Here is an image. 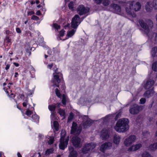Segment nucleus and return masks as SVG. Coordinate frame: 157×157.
Listing matches in <instances>:
<instances>
[{"instance_id": "1", "label": "nucleus", "mask_w": 157, "mask_h": 157, "mask_svg": "<svg viewBox=\"0 0 157 157\" xmlns=\"http://www.w3.org/2000/svg\"><path fill=\"white\" fill-rule=\"evenodd\" d=\"M141 6L140 3L139 2H137L133 5V2H130L129 3V5L125 7V11L129 15H131L133 17H136V14L134 12L140 10Z\"/></svg>"}, {"instance_id": "2", "label": "nucleus", "mask_w": 157, "mask_h": 157, "mask_svg": "<svg viewBox=\"0 0 157 157\" xmlns=\"http://www.w3.org/2000/svg\"><path fill=\"white\" fill-rule=\"evenodd\" d=\"M128 119L123 118L119 120L114 127V129L118 132H124L129 128Z\"/></svg>"}, {"instance_id": "3", "label": "nucleus", "mask_w": 157, "mask_h": 157, "mask_svg": "<svg viewBox=\"0 0 157 157\" xmlns=\"http://www.w3.org/2000/svg\"><path fill=\"white\" fill-rule=\"evenodd\" d=\"M88 118V116L86 115H84L82 117L83 120L82 126L85 128L90 126L94 123V121L92 120H86L84 121L86 119H87Z\"/></svg>"}, {"instance_id": "4", "label": "nucleus", "mask_w": 157, "mask_h": 157, "mask_svg": "<svg viewBox=\"0 0 157 157\" xmlns=\"http://www.w3.org/2000/svg\"><path fill=\"white\" fill-rule=\"evenodd\" d=\"M136 137L134 135H131L126 138L124 142V145L126 147L131 145L136 140Z\"/></svg>"}, {"instance_id": "5", "label": "nucleus", "mask_w": 157, "mask_h": 157, "mask_svg": "<svg viewBox=\"0 0 157 157\" xmlns=\"http://www.w3.org/2000/svg\"><path fill=\"white\" fill-rule=\"evenodd\" d=\"M90 9L88 7H85L83 5L78 6L77 8V12L80 16L85 14L89 12Z\"/></svg>"}, {"instance_id": "6", "label": "nucleus", "mask_w": 157, "mask_h": 157, "mask_svg": "<svg viewBox=\"0 0 157 157\" xmlns=\"http://www.w3.org/2000/svg\"><path fill=\"white\" fill-rule=\"evenodd\" d=\"M96 146L94 144L92 145L90 143L85 144L82 149V152L83 154H86L90 150L93 149Z\"/></svg>"}, {"instance_id": "7", "label": "nucleus", "mask_w": 157, "mask_h": 157, "mask_svg": "<svg viewBox=\"0 0 157 157\" xmlns=\"http://www.w3.org/2000/svg\"><path fill=\"white\" fill-rule=\"evenodd\" d=\"M138 22L141 28L145 30V33L148 35L150 31L149 25L142 19H139Z\"/></svg>"}, {"instance_id": "8", "label": "nucleus", "mask_w": 157, "mask_h": 157, "mask_svg": "<svg viewBox=\"0 0 157 157\" xmlns=\"http://www.w3.org/2000/svg\"><path fill=\"white\" fill-rule=\"evenodd\" d=\"M53 77L51 81L52 83H53L52 86L54 87L56 86L59 88V83L61 81L60 79L59 78V76L58 75H55V73H53Z\"/></svg>"}, {"instance_id": "9", "label": "nucleus", "mask_w": 157, "mask_h": 157, "mask_svg": "<svg viewBox=\"0 0 157 157\" xmlns=\"http://www.w3.org/2000/svg\"><path fill=\"white\" fill-rule=\"evenodd\" d=\"M110 7L113 9L114 13L118 14L121 13V7L119 5L117 4L112 3L110 5Z\"/></svg>"}, {"instance_id": "10", "label": "nucleus", "mask_w": 157, "mask_h": 157, "mask_svg": "<svg viewBox=\"0 0 157 157\" xmlns=\"http://www.w3.org/2000/svg\"><path fill=\"white\" fill-rule=\"evenodd\" d=\"M140 109V106L136 104H134L130 107L129 109V112L130 113L132 114H136L139 113Z\"/></svg>"}, {"instance_id": "11", "label": "nucleus", "mask_w": 157, "mask_h": 157, "mask_svg": "<svg viewBox=\"0 0 157 157\" xmlns=\"http://www.w3.org/2000/svg\"><path fill=\"white\" fill-rule=\"evenodd\" d=\"M71 141L73 145L75 147L78 148L80 147L81 139L78 136H73L72 138Z\"/></svg>"}, {"instance_id": "12", "label": "nucleus", "mask_w": 157, "mask_h": 157, "mask_svg": "<svg viewBox=\"0 0 157 157\" xmlns=\"http://www.w3.org/2000/svg\"><path fill=\"white\" fill-rule=\"evenodd\" d=\"M111 146L112 144L110 142H105L101 145L100 150L102 152H104L106 149H109Z\"/></svg>"}, {"instance_id": "13", "label": "nucleus", "mask_w": 157, "mask_h": 157, "mask_svg": "<svg viewBox=\"0 0 157 157\" xmlns=\"http://www.w3.org/2000/svg\"><path fill=\"white\" fill-rule=\"evenodd\" d=\"M109 131L106 129L103 128L101 132V137L103 140L108 139L109 136Z\"/></svg>"}, {"instance_id": "14", "label": "nucleus", "mask_w": 157, "mask_h": 157, "mask_svg": "<svg viewBox=\"0 0 157 157\" xmlns=\"http://www.w3.org/2000/svg\"><path fill=\"white\" fill-rule=\"evenodd\" d=\"M68 139H66L65 141L60 140V143L59 144V148L61 150H64L66 148L68 144Z\"/></svg>"}, {"instance_id": "15", "label": "nucleus", "mask_w": 157, "mask_h": 157, "mask_svg": "<svg viewBox=\"0 0 157 157\" xmlns=\"http://www.w3.org/2000/svg\"><path fill=\"white\" fill-rule=\"evenodd\" d=\"M142 146V145L141 144H137L130 147L128 148V151H136L141 148Z\"/></svg>"}, {"instance_id": "16", "label": "nucleus", "mask_w": 157, "mask_h": 157, "mask_svg": "<svg viewBox=\"0 0 157 157\" xmlns=\"http://www.w3.org/2000/svg\"><path fill=\"white\" fill-rule=\"evenodd\" d=\"M154 93V87H153L151 89L145 91L144 96V97L148 98L152 96Z\"/></svg>"}, {"instance_id": "17", "label": "nucleus", "mask_w": 157, "mask_h": 157, "mask_svg": "<svg viewBox=\"0 0 157 157\" xmlns=\"http://www.w3.org/2000/svg\"><path fill=\"white\" fill-rule=\"evenodd\" d=\"M155 83V81L151 79L147 80L146 83L144 85V88L145 89H148L153 86Z\"/></svg>"}, {"instance_id": "18", "label": "nucleus", "mask_w": 157, "mask_h": 157, "mask_svg": "<svg viewBox=\"0 0 157 157\" xmlns=\"http://www.w3.org/2000/svg\"><path fill=\"white\" fill-rule=\"evenodd\" d=\"M69 150L71 151L70 152L68 157H77L78 155L77 152L74 150L73 147H71V148H69Z\"/></svg>"}, {"instance_id": "19", "label": "nucleus", "mask_w": 157, "mask_h": 157, "mask_svg": "<svg viewBox=\"0 0 157 157\" xmlns=\"http://www.w3.org/2000/svg\"><path fill=\"white\" fill-rule=\"evenodd\" d=\"M77 128L78 125L76 123L73 122L71 128V134H73L76 132Z\"/></svg>"}, {"instance_id": "20", "label": "nucleus", "mask_w": 157, "mask_h": 157, "mask_svg": "<svg viewBox=\"0 0 157 157\" xmlns=\"http://www.w3.org/2000/svg\"><path fill=\"white\" fill-rule=\"evenodd\" d=\"M56 107V105L53 104L49 105L48 106L49 110L51 112L52 114L53 115H54L56 113L55 110Z\"/></svg>"}, {"instance_id": "21", "label": "nucleus", "mask_w": 157, "mask_h": 157, "mask_svg": "<svg viewBox=\"0 0 157 157\" xmlns=\"http://www.w3.org/2000/svg\"><path fill=\"white\" fill-rule=\"evenodd\" d=\"M121 137L119 136H117L116 134L114 135L113 136V143L116 144H119Z\"/></svg>"}, {"instance_id": "22", "label": "nucleus", "mask_w": 157, "mask_h": 157, "mask_svg": "<svg viewBox=\"0 0 157 157\" xmlns=\"http://www.w3.org/2000/svg\"><path fill=\"white\" fill-rule=\"evenodd\" d=\"M145 9L148 12H150L152 10L153 8L151 6V2H147L145 6Z\"/></svg>"}, {"instance_id": "23", "label": "nucleus", "mask_w": 157, "mask_h": 157, "mask_svg": "<svg viewBox=\"0 0 157 157\" xmlns=\"http://www.w3.org/2000/svg\"><path fill=\"white\" fill-rule=\"evenodd\" d=\"M58 113L61 117H65V109H62L59 108L58 109Z\"/></svg>"}, {"instance_id": "24", "label": "nucleus", "mask_w": 157, "mask_h": 157, "mask_svg": "<svg viewBox=\"0 0 157 157\" xmlns=\"http://www.w3.org/2000/svg\"><path fill=\"white\" fill-rule=\"evenodd\" d=\"M151 53L152 57H157V47H155L152 48Z\"/></svg>"}, {"instance_id": "25", "label": "nucleus", "mask_w": 157, "mask_h": 157, "mask_svg": "<svg viewBox=\"0 0 157 157\" xmlns=\"http://www.w3.org/2000/svg\"><path fill=\"white\" fill-rule=\"evenodd\" d=\"M66 136V132L65 131L62 130L60 133V140H65V138Z\"/></svg>"}, {"instance_id": "26", "label": "nucleus", "mask_w": 157, "mask_h": 157, "mask_svg": "<svg viewBox=\"0 0 157 157\" xmlns=\"http://www.w3.org/2000/svg\"><path fill=\"white\" fill-rule=\"evenodd\" d=\"M78 22L74 21H72L71 23V27L73 28L76 29L78 25Z\"/></svg>"}, {"instance_id": "27", "label": "nucleus", "mask_w": 157, "mask_h": 157, "mask_svg": "<svg viewBox=\"0 0 157 157\" xmlns=\"http://www.w3.org/2000/svg\"><path fill=\"white\" fill-rule=\"evenodd\" d=\"M54 150L53 148L47 149L45 151V155L47 156L49 155L50 154L53 153Z\"/></svg>"}, {"instance_id": "28", "label": "nucleus", "mask_w": 157, "mask_h": 157, "mask_svg": "<svg viewBox=\"0 0 157 157\" xmlns=\"http://www.w3.org/2000/svg\"><path fill=\"white\" fill-rule=\"evenodd\" d=\"M59 124L58 122L56 121H54L53 122V126L55 130L56 131L59 130Z\"/></svg>"}, {"instance_id": "29", "label": "nucleus", "mask_w": 157, "mask_h": 157, "mask_svg": "<svg viewBox=\"0 0 157 157\" xmlns=\"http://www.w3.org/2000/svg\"><path fill=\"white\" fill-rule=\"evenodd\" d=\"M32 118L33 121H36L39 119V117L36 114L35 112V114L32 116Z\"/></svg>"}, {"instance_id": "30", "label": "nucleus", "mask_w": 157, "mask_h": 157, "mask_svg": "<svg viewBox=\"0 0 157 157\" xmlns=\"http://www.w3.org/2000/svg\"><path fill=\"white\" fill-rule=\"evenodd\" d=\"M74 117V113L72 112H71L68 118V122H71L72 121Z\"/></svg>"}, {"instance_id": "31", "label": "nucleus", "mask_w": 157, "mask_h": 157, "mask_svg": "<svg viewBox=\"0 0 157 157\" xmlns=\"http://www.w3.org/2000/svg\"><path fill=\"white\" fill-rule=\"evenodd\" d=\"M75 31L74 29H72L70 31L67 32V36L69 37H71L75 33Z\"/></svg>"}, {"instance_id": "32", "label": "nucleus", "mask_w": 157, "mask_h": 157, "mask_svg": "<svg viewBox=\"0 0 157 157\" xmlns=\"http://www.w3.org/2000/svg\"><path fill=\"white\" fill-rule=\"evenodd\" d=\"M152 68L154 71H157V61H155L152 64Z\"/></svg>"}, {"instance_id": "33", "label": "nucleus", "mask_w": 157, "mask_h": 157, "mask_svg": "<svg viewBox=\"0 0 157 157\" xmlns=\"http://www.w3.org/2000/svg\"><path fill=\"white\" fill-rule=\"evenodd\" d=\"M80 19L79 16L78 15L76 14L72 18V21H74L78 22V21H79Z\"/></svg>"}, {"instance_id": "34", "label": "nucleus", "mask_w": 157, "mask_h": 157, "mask_svg": "<svg viewBox=\"0 0 157 157\" xmlns=\"http://www.w3.org/2000/svg\"><path fill=\"white\" fill-rule=\"evenodd\" d=\"M55 92L56 96L59 98H61V94L60 93L59 90L57 88L56 89Z\"/></svg>"}, {"instance_id": "35", "label": "nucleus", "mask_w": 157, "mask_h": 157, "mask_svg": "<svg viewBox=\"0 0 157 157\" xmlns=\"http://www.w3.org/2000/svg\"><path fill=\"white\" fill-rule=\"evenodd\" d=\"M102 4L104 6H108L110 2L109 0H103Z\"/></svg>"}, {"instance_id": "36", "label": "nucleus", "mask_w": 157, "mask_h": 157, "mask_svg": "<svg viewBox=\"0 0 157 157\" xmlns=\"http://www.w3.org/2000/svg\"><path fill=\"white\" fill-rule=\"evenodd\" d=\"M61 101L62 103L64 105H66L67 102L66 98V95L64 94L63 95V98Z\"/></svg>"}, {"instance_id": "37", "label": "nucleus", "mask_w": 157, "mask_h": 157, "mask_svg": "<svg viewBox=\"0 0 157 157\" xmlns=\"http://www.w3.org/2000/svg\"><path fill=\"white\" fill-rule=\"evenodd\" d=\"M74 3L73 2H70L68 5L69 9L70 10H73L74 7Z\"/></svg>"}, {"instance_id": "38", "label": "nucleus", "mask_w": 157, "mask_h": 157, "mask_svg": "<svg viewBox=\"0 0 157 157\" xmlns=\"http://www.w3.org/2000/svg\"><path fill=\"white\" fill-rule=\"evenodd\" d=\"M142 157H151L150 154L147 151H145L142 155Z\"/></svg>"}, {"instance_id": "39", "label": "nucleus", "mask_w": 157, "mask_h": 157, "mask_svg": "<svg viewBox=\"0 0 157 157\" xmlns=\"http://www.w3.org/2000/svg\"><path fill=\"white\" fill-rule=\"evenodd\" d=\"M25 113L27 116L30 117L33 113V112L28 109L26 110Z\"/></svg>"}, {"instance_id": "40", "label": "nucleus", "mask_w": 157, "mask_h": 157, "mask_svg": "<svg viewBox=\"0 0 157 157\" xmlns=\"http://www.w3.org/2000/svg\"><path fill=\"white\" fill-rule=\"evenodd\" d=\"M53 27L57 30H58L59 29H60V25H58L57 24L55 23L53 24Z\"/></svg>"}, {"instance_id": "41", "label": "nucleus", "mask_w": 157, "mask_h": 157, "mask_svg": "<svg viewBox=\"0 0 157 157\" xmlns=\"http://www.w3.org/2000/svg\"><path fill=\"white\" fill-rule=\"evenodd\" d=\"M28 102V99L27 98L25 100L24 102L22 103V105L23 107H26Z\"/></svg>"}, {"instance_id": "42", "label": "nucleus", "mask_w": 157, "mask_h": 157, "mask_svg": "<svg viewBox=\"0 0 157 157\" xmlns=\"http://www.w3.org/2000/svg\"><path fill=\"white\" fill-rule=\"evenodd\" d=\"M152 6L155 9H157V0H154L152 3Z\"/></svg>"}, {"instance_id": "43", "label": "nucleus", "mask_w": 157, "mask_h": 157, "mask_svg": "<svg viewBox=\"0 0 157 157\" xmlns=\"http://www.w3.org/2000/svg\"><path fill=\"white\" fill-rule=\"evenodd\" d=\"M8 88H6V87H4L3 88V89L5 91V92H6V94L8 95H9V91H8V89H10V85H8Z\"/></svg>"}, {"instance_id": "44", "label": "nucleus", "mask_w": 157, "mask_h": 157, "mask_svg": "<svg viewBox=\"0 0 157 157\" xmlns=\"http://www.w3.org/2000/svg\"><path fill=\"white\" fill-rule=\"evenodd\" d=\"M65 31L63 29L59 32V37L63 36L65 34Z\"/></svg>"}, {"instance_id": "45", "label": "nucleus", "mask_w": 157, "mask_h": 157, "mask_svg": "<svg viewBox=\"0 0 157 157\" xmlns=\"http://www.w3.org/2000/svg\"><path fill=\"white\" fill-rule=\"evenodd\" d=\"M146 101L145 98H142L140 99V104H144Z\"/></svg>"}, {"instance_id": "46", "label": "nucleus", "mask_w": 157, "mask_h": 157, "mask_svg": "<svg viewBox=\"0 0 157 157\" xmlns=\"http://www.w3.org/2000/svg\"><path fill=\"white\" fill-rule=\"evenodd\" d=\"M31 19L33 20H37L39 19V18L36 15H33L32 16Z\"/></svg>"}, {"instance_id": "47", "label": "nucleus", "mask_w": 157, "mask_h": 157, "mask_svg": "<svg viewBox=\"0 0 157 157\" xmlns=\"http://www.w3.org/2000/svg\"><path fill=\"white\" fill-rule=\"evenodd\" d=\"M54 141V139L53 138H51L48 141V144L49 145L52 144L53 143Z\"/></svg>"}, {"instance_id": "48", "label": "nucleus", "mask_w": 157, "mask_h": 157, "mask_svg": "<svg viewBox=\"0 0 157 157\" xmlns=\"http://www.w3.org/2000/svg\"><path fill=\"white\" fill-rule=\"evenodd\" d=\"M94 1L96 4L100 5L102 2L103 0H94Z\"/></svg>"}, {"instance_id": "49", "label": "nucleus", "mask_w": 157, "mask_h": 157, "mask_svg": "<svg viewBox=\"0 0 157 157\" xmlns=\"http://www.w3.org/2000/svg\"><path fill=\"white\" fill-rule=\"evenodd\" d=\"M82 131V128L81 127H79L78 128H77V129L76 130V132H77V133L79 134Z\"/></svg>"}, {"instance_id": "50", "label": "nucleus", "mask_w": 157, "mask_h": 157, "mask_svg": "<svg viewBox=\"0 0 157 157\" xmlns=\"http://www.w3.org/2000/svg\"><path fill=\"white\" fill-rule=\"evenodd\" d=\"M142 134L143 136H146L147 135L150 134V132H149L148 131H146L143 132Z\"/></svg>"}, {"instance_id": "51", "label": "nucleus", "mask_w": 157, "mask_h": 157, "mask_svg": "<svg viewBox=\"0 0 157 157\" xmlns=\"http://www.w3.org/2000/svg\"><path fill=\"white\" fill-rule=\"evenodd\" d=\"M6 43H9L10 42L11 39L10 38L9 36H7L6 37Z\"/></svg>"}, {"instance_id": "52", "label": "nucleus", "mask_w": 157, "mask_h": 157, "mask_svg": "<svg viewBox=\"0 0 157 157\" xmlns=\"http://www.w3.org/2000/svg\"><path fill=\"white\" fill-rule=\"evenodd\" d=\"M152 145V144L150 145L149 146V149L151 151H155V150H156V149L155 148V147L154 146H153L152 147H151V146Z\"/></svg>"}, {"instance_id": "53", "label": "nucleus", "mask_w": 157, "mask_h": 157, "mask_svg": "<svg viewBox=\"0 0 157 157\" xmlns=\"http://www.w3.org/2000/svg\"><path fill=\"white\" fill-rule=\"evenodd\" d=\"M35 14V13L33 11H29L28 12V15L31 16L32 15L34 14Z\"/></svg>"}, {"instance_id": "54", "label": "nucleus", "mask_w": 157, "mask_h": 157, "mask_svg": "<svg viewBox=\"0 0 157 157\" xmlns=\"http://www.w3.org/2000/svg\"><path fill=\"white\" fill-rule=\"evenodd\" d=\"M16 32L18 33H21V30L19 28H17L16 29Z\"/></svg>"}, {"instance_id": "55", "label": "nucleus", "mask_w": 157, "mask_h": 157, "mask_svg": "<svg viewBox=\"0 0 157 157\" xmlns=\"http://www.w3.org/2000/svg\"><path fill=\"white\" fill-rule=\"evenodd\" d=\"M121 116L120 114L119 113L117 114L115 116V120H117L119 117L120 116Z\"/></svg>"}, {"instance_id": "56", "label": "nucleus", "mask_w": 157, "mask_h": 157, "mask_svg": "<svg viewBox=\"0 0 157 157\" xmlns=\"http://www.w3.org/2000/svg\"><path fill=\"white\" fill-rule=\"evenodd\" d=\"M53 66V64L52 63L48 64V65L47 67L48 68L50 69H51L52 68V67Z\"/></svg>"}, {"instance_id": "57", "label": "nucleus", "mask_w": 157, "mask_h": 157, "mask_svg": "<svg viewBox=\"0 0 157 157\" xmlns=\"http://www.w3.org/2000/svg\"><path fill=\"white\" fill-rule=\"evenodd\" d=\"M155 43L157 44V33H155Z\"/></svg>"}, {"instance_id": "58", "label": "nucleus", "mask_w": 157, "mask_h": 157, "mask_svg": "<svg viewBox=\"0 0 157 157\" xmlns=\"http://www.w3.org/2000/svg\"><path fill=\"white\" fill-rule=\"evenodd\" d=\"M154 146L155 148L157 149V142L155 143H153V144H152V145L151 146V147H152L153 146Z\"/></svg>"}, {"instance_id": "59", "label": "nucleus", "mask_w": 157, "mask_h": 157, "mask_svg": "<svg viewBox=\"0 0 157 157\" xmlns=\"http://www.w3.org/2000/svg\"><path fill=\"white\" fill-rule=\"evenodd\" d=\"M5 33L7 35H9L11 33V32L8 30H6L5 31Z\"/></svg>"}, {"instance_id": "60", "label": "nucleus", "mask_w": 157, "mask_h": 157, "mask_svg": "<svg viewBox=\"0 0 157 157\" xmlns=\"http://www.w3.org/2000/svg\"><path fill=\"white\" fill-rule=\"evenodd\" d=\"M18 74L17 72H16L15 73V75L14 76V78H16L17 79L18 78Z\"/></svg>"}, {"instance_id": "61", "label": "nucleus", "mask_w": 157, "mask_h": 157, "mask_svg": "<svg viewBox=\"0 0 157 157\" xmlns=\"http://www.w3.org/2000/svg\"><path fill=\"white\" fill-rule=\"evenodd\" d=\"M10 67V65L9 64H8L6 65V66L5 67V69L7 71L9 68Z\"/></svg>"}, {"instance_id": "62", "label": "nucleus", "mask_w": 157, "mask_h": 157, "mask_svg": "<svg viewBox=\"0 0 157 157\" xmlns=\"http://www.w3.org/2000/svg\"><path fill=\"white\" fill-rule=\"evenodd\" d=\"M17 109H19L21 111V112H22V113H23L22 110V109H21V106H19V105H18L17 104Z\"/></svg>"}, {"instance_id": "63", "label": "nucleus", "mask_w": 157, "mask_h": 157, "mask_svg": "<svg viewBox=\"0 0 157 157\" xmlns=\"http://www.w3.org/2000/svg\"><path fill=\"white\" fill-rule=\"evenodd\" d=\"M36 14L38 16H40L41 15V12L40 10H38L36 12Z\"/></svg>"}, {"instance_id": "64", "label": "nucleus", "mask_w": 157, "mask_h": 157, "mask_svg": "<svg viewBox=\"0 0 157 157\" xmlns=\"http://www.w3.org/2000/svg\"><path fill=\"white\" fill-rule=\"evenodd\" d=\"M56 107H57L58 108V109L60 108V106L61 105V104L60 103H58L56 104Z\"/></svg>"}]
</instances>
